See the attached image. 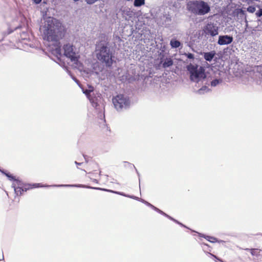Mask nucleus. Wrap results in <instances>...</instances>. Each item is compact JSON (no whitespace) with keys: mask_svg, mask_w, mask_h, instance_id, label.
Returning a JSON list of instances; mask_svg holds the SVG:
<instances>
[{"mask_svg":"<svg viewBox=\"0 0 262 262\" xmlns=\"http://www.w3.org/2000/svg\"><path fill=\"white\" fill-rule=\"evenodd\" d=\"M43 40L49 42L59 43L65 35L66 29L60 20L52 17L46 18L40 27Z\"/></svg>","mask_w":262,"mask_h":262,"instance_id":"nucleus-1","label":"nucleus"},{"mask_svg":"<svg viewBox=\"0 0 262 262\" xmlns=\"http://www.w3.org/2000/svg\"><path fill=\"white\" fill-rule=\"evenodd\" d=\"M187 9L196 15H204L210 11L208 4L202 0L188 2L187 4Z\"/></svg>","mask_w":262,"mask_h":262,"instance_id":"nucleus-2","label":"nucleus"},{"mask_svg":"<svg viewBox=\"0 0 262 262\" xmlns=\"http://www.w3.org/2000/svg\"><path fill=\"white\" fill-rule=\"evenodd\" d=\"M96 57L97 59L104 63L106 67H110L113 64V56L109 48L104 43H100L96 46Z\"/></svg>","mask_w":262,"mask_h":262,"instance_id":"nucleus-3","label":"nucleus"},{"mask_svg":"<svg viewBox=\"0 0 262 262\" xmlns=\"http://www.w3.org/2000/svg\"><path fill=\"white\" fill-rule=\"evenodd\" d=\"M188 70L190 74V78L191 81L198 82L206 78L205 69L201 66L190 65L188 67Z\"/></svg>","mask_w":262,"mask_h":262,"instance_id":"nucleus-4","label":"nucleus"},{"mask_svg":"<svg viewBox=\"0 0 262 262\" xmlns=\"http://www.w3.org/2000/svg\"><path fill=\"white\" fill-rule=\"evenodd\" d=\"M43 187V185L41 183H23L20 181L17 182V186H14L15 193L17 195H22L24 192L27 190L35 188Z\"/></svg>","mask_w":262,"mask_h":262,"instance_id":"nucleus-5","label":"nucleus"},{"mask_svg":"<svg viewBox=\"0 0 262 262\" xmlns=\"http://www.w3.org/2000/svg\"><path fill=\"white\" fill-rule=\"evenodd\" d=\"M113 102L115 107L117 110H121L124 105L128 104V100L124 98L123 95H118L113 99Z\"/></svg>","mask_w":262,"mask_h":262,"instance_id":"nucleus-6","label":"nucleus"},{"mask_svg":"<svg viewBox=\"0 0 262 262\" xmlns=\"http://www.w3.org/2000/svg\"><path fill=\"white\" fill-rule=\"evenodd\" d=\"M64 55L70 58L72 61H77L78 57L73 50V46L70 43L64 45L63 46Z\"/></svg>","mask_w":262,"mask_h":262,"instance_id":"nucleus-7","label":"nucleus"},{"mask_svg":"<svg viewBox=\"0 0 262 262\" xmlns=\"http://www.w3.org/2000/svg\"><path fill=\"white\" fill-rule=\"evenodd\" d=\"M205 32L207 34L214 36L218 34V28L212 24H207L205 29Z\"/></svg>","mask_w":262,"mask_h":262,"instance_id":"nucleus-8","label":"nucleus"},{"mask_svg":"<svg viewBox=\"0 0 262 262\" xmlns=\"http://www.w3.org/2000/svg\"><path fill=\"white\" fill-rule=\"evenodd\" d=\"M233 41V37L228 35L220 36L217 43L220 45H228Z\"/></svg>","mask_w":262,"mask_h":262,"instance_id":"nucleus-9","label":"nucleus"},{"mask_svg":"<svg viewBox=\"0 0 262 262\" xmlns=\"http://www.w3.org/2000/svg\"><path fill=\"white\" fill-rule=\"evenodd\" d=\"M215 55V51H211L209 52H206L204 53V57L207 61H210L212 60Z\"/></svg>","mask_w":262,"mask_h":262,"instance_id":"nucleus-10","label":"nucleus"},{"mask_svg":"<svg viewBox=\"0 0 262 262\" xmlns=\"http://www.w3.org/2000/svg\"><path fill=\"white\" fill-rule=\"evenodd\" d=\"M199 236L201 237H203L204 238H205L206 239H207L208 241L210 242V243H214L218 242V239L213 236L205 235L201 234V233L199 234Z\"/></svg>","mask_w":262,"mask_h":262,"instance_id":"nucleus-11","label":"nucleus"},{"mask_svg":"<svg viewBox=\"0 0 262 262\" xmlns=\"http://www.w3.org/2000/svg\"><path fill=\"white\" fill-rule=\"evenodd\" d=\"M246 250L249 251L253 256H259L261 251L260 249H246Z\"/></svg>","mask_w":262,"mask_h":262,"instance_id":"nucleus-12","label":"nucleus"},{"mask_svg":"<svg viewBox=\"0 0 262 262\" xmlns=\"http://www.w3.org/2000/svg\"><path fill=\"white\" fill-rule=\"evenodd\" d=\"M170 45L172 48H177L181 46V42L178 40L172 39L170 42Z\"/></svg>","mask_w":262,"mask_h":262,"instance_id":"nucleus-13","label":"nucleus"},{"mask_svg":"<svg viewBox=\"0 0 262 262\" xmlns=\"http://www.w3.org/2000/svg\"><path fill=\"white\" fill-rule=\"evenodd\" d=\"M94 90L93 87L92 86H90L89 87V90H85L83 93L86 95L87 97L89 99V100L92 102H93V100L92 98H91V92H93Z\"/></svg>","mask_w":262,"mask_h":262,"instance_id":"nucleus-14","label":"nucleus"},{"mask_svg":"<svg viewBox=\"0 0 262 262\" xmlns=\"http://www.w3.org/2000/svg\"><path fill=\"white\" fill-rule=\"evenodd\" d=\"M173 64V61L171 58H166L163 63L164 68L169 67Z\"/></svg>","mask_w":262,"mask_h":262,"instance_id":"nucleus-15","label":"nucleus"},{"mask_svg":"<svg viewBox=\"0 0 262 262\" xmlns=\"http://www.w3.org/2000/svg\"><path fill=\"white\" fill-rule=\"evenodd\" d=\"M145 4V0H135L134 6L135 7H140Z\"/></svg>","mask_w":262,"mask_h":262,"instance_id":"nucleus-16","label":"nucleus"},{"mask_svg":"<svg viewBox=\"0 0 262 262\" xmlns=\"http://www.w3.org/2000/svg\"><path fill=\"white\" fill-rule=\"evenodd\" d=\"M247 10L249 13H253L255 11L256 8L254 6H250L247 8Z\"/></svg>","mask_w":262,"mask_h":262,"instance_id":"nucleus-17","label":"nucleus"},{"mask_svg":"<svg viewBox=\"0 0 262 262\" xmlns=\"http://www.w3.org/2000/svg\"><path fill=\"white\" fill-rule=\"evenodd\" d=\"M160 212L162 214H163L165 215L166 216L168 217L169 219H170V220H172V221H174L175 222H176V223H178V224H180V225H182V226H184L182 224L180 223L178 221H176V220L173 219V218H172L171 217H170V216H169L168 215H167V214H166V213H164L163 211H162L160 210Z\"/></svg>","mask_w":262,"mask_h":262,"instance_id":"nucleus-18","label":"nucleus"},{"mask_svg":"<svg viewBox=\"0 0 262 262\" xmlns=\"http://www.w3.org/2000/svg\"><path fill=\"white\" fill-rule=\"evenodd\" d=\"M256 16L257 17L262 16V9H259L255 13Z\"/></svg>","mask_w":262,"mask_h":262,"instance_id":"nucleus-19","label":"nucleus"},{"mask_svg":"<svg viewBox=\"0 0 262 262\" xmlns=\"http://www.w3.org/2000/svg\"><path fill=\"white\" fill-rule=\"evenodd\" d=\"M219 83V80L218 79H215L211 81V85L212 86H216Z\"/></svg>","mask_w":262,"mask_h":262,"instance_id":"nucleus-20","label":"nucleus"},{"mask_svg":"<svg viewBox=\"0 0 262 262\" xmlns=\"http://www.w3.org/2000/svg\"><path fill=\"white\" fill-rule=\"evenodd\" d=\"M102 128L103 129H105L107 132H108L110 133H111L110 129H108L107 127L106 126V125L104 123H103V124H102Z\"/></svg>","mask_w":262,"mask_h":262,"instance_id":"nucleus-21","label":"nucleus"},{"mask_svg":"<svg viewBox=\"0 0 262 262\" xmlns=\"http://www.w3.org/2000/svg\"><path fill=\"white\" fill-rule=\"evenodd\" d=\"M186 56L189 59H193L194 58V55L191 53H188L186 54Z\"/></svg>","mask_w":262,"mask_h":262,"instance_id":"nucleus-22","label":"nucleus"},{"mask_svg":"<svg viewBox=\"0 0 262 262\" xmlns=\"http://www.w3.org/2000/svg\"><path fill=\"white\" fill-rule=\"evenodd\" d=\"M35 4H39L42 0H32Z\"/></svg>","mask_w":262,"mask_h":262,"instance_id":"nucleus-23","label":"nucleus"},{"mask_svg":"<svg viewBox=\"0 0 262 262\" xmlns=\"http://www.w3.org/2000/svg\"><path fill=\"white\" fill-rule=\"evenodd\" d=\"M239 13L242 14H245V11L242 9H239Z\"/></svg>","mask_w":262,"mask_h":262,"instance_id":"nucleus-24","label":"nucleus"},{"mask_svg":"<svg viewBox=\"0 0 262 262\" xmlns=\"http://www.w3.org/2000/svg\"><path fill=\"white\" fill-rule=\"evenodd\" d=\"M208 254H210L212 256L214 257V258L217 259L218 260L221 261V260H220V259H219L215 255L210 253H208Z\"/></svg>","mask_w":262,"mask_h":262,"instance_id":"nucleus-25","label":"nucleus"},{"mask_svg":"<svg viewBox=\"0 0 262 262\" xmlns=\"http://www.w3.org/2000/svg\"><path fill=\"white\" fill-rule=\"evenodd\" d=\"M75 164H77V165H80L81 163H78L77 162H75Z\"/></svg>","mask_w":262,"mask_h":262,"instance_id":"nucleus-26","label":"nucleus"},{"mask_svg":"<svg viewBox=\"0 0 262 262\" xmlns=\"http://www.w3.org/2000/svg\"><path fill=\"white\" fill-rule=\"evenodd\" d=\"M203 244L204 245H205V246H209V245H208V244H205V243H204V244Z\"/></svg>","mask_w":262,"mask_h":262,"instance_id":"nucleus-27","label":"nucleus"}]
</instances>
